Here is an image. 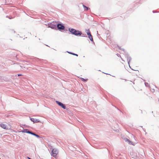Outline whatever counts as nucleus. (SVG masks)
Instances as JSON below:
<instances>
[{
    "instance_id": "6e6552de",
    "label": "nucleus",
    "mask_w": 159,
    "mask_h": 159,
    "mask_svg": "<svg viewBox=\"0 0 159 159\" xmlns=\"http://www.w3.org/2000/svg\"><path fill=\"white\" fill-rule=\"evenodd\" d=\"M23 132L24 133H27L30 134H32V132L29 131L28 129H24L23 131Z\"/></svg>"
},
{
    "instance_id": "9b49d317",
    "label": "nucleus",
    "mask_w": 159,
    "mask_h": 159,
    "mask_svg": "<svg viewBox=\"0 0 159 159\" xmlns=\"http://www.w3.org/2000/svg\"><path fill=\"white\" fill-rule=\"evenodd\" d=\"M32 134L33 135H34L35 136H36V137H37V138H39L40 137L38 135L34 134V133H33L32 132Z\"/></svg>"
},
{
    "instance_id": "39448f33",
    "label": "nucleus",
    "mask_w": 159,
    "mask_h": 159,
    "mask_svg": "<svg viewBox=\"0 0 159 159\" xmlns=\"http://www.w3.org/2000/svg\"><path fill=\"white\" fill-rule=\"evenodd\" d=\"M48 27L52 29H55L56 28V26L53 25L52 23H49L48 24Z\"/></svg>"
},
{
    "instance_id": "7ed1b4c3",
    "label": "nucleus",
    "mask_w": 159,
    "mask_h": 159,
    "mask_svg": "<svg viewBox=\"0 0 159 159\" xmlns=\"http://www.w3.org/2000/svg\"><path fill=\"white\" fill-rule=\"evenodd\" d=\"M58 152L57 150L56 149H53L52 151V156L56 158L57 154Z\"/></svg>"
},
{
    "instance_id": "f3484780",
    "label": "nucleus",
    "mask_w": 159,
    "mask_h": 159,
    "mask_svg": "<svg viewBox=\"0 0 159 159\" xmlns=\"http://www.w3.org/2000/svg\"><path fill=\"white\" fill-rule=\"evenodd\" d=\"M152 91H154V89H153L152 90Z\"/></svg>"
},
{
    "instance_id": "f8f14e48",
    "label": "nucleus",
    "mask_w": 159,
    "mask_h": 159,
    "mask_svg": "<svg viewBox=\"0 0 159 159\" xmlns=\"http://www.w3.org/2000/svg\"><path fill=\"white\" fill-rule=\"evenodd\" d=\"M67 52L71 54H72L73 55H75L76 56H78V55L77 54H75V53L71 52Z\"/></svg>"
},
{
    "instance_id": "20e7f679",
    "label": "nucleus",
    "mask_w": 159,
    "mask_h": 159,
    "mask_svg": "<svg viewBox=\"0 0 159 159\" xmlns=\"http://www.w3.org/2000/svg\"><path fill=\"white\" fill-rule=\"evenodd\" d=\"M56 103L60 106L62 108H63L64 109H65L66 108V107L65 106L64 104H63L62 103L58 102V101H56Z\"/></svg>"
},
{
    "instance_id": "423d86ee",
    "label": "nucleus",
    "mask_w": 159,
    "mask_h": 159,
    "mask_svg": "<svg viewBox=\"0 0 159 159\" xmlns=\"http://www.w3.org/2000/svg\"><path fill=\"white\" fill-rule=\"evenodd\" d=\"M57 27L59 29L64 30L65 28L64 26L61 24H58L57 25Z\"/></svg>"
},
{
    "instance_id": "f257e3e1",
    "label": "nucleus",
    "mask_w": 159,
    "mask_h": 159,
    "mask_svg": "<svg viewBox=\"0 0 159 159\" xmlns=\"http://www.w3.org/2000/svg\"><path fill=\"white\" fill-rule=\"evenodd\" d=\"M69 30L72 34L75 35H81L82 34L81 32L73 29H69Z\"/></svg>"
},
{
    "instance_id": "2eb2a0df",
    "label": "nucleus",
    "mask_w": 159,
    "mask_h": 159,
    "mask_svg": "<svg viewBox=\"0 0 159 159\" xmlns=\"http://www.w3.org/2000/svg\"><path fill=\"white\" fill-rule=\"evenodd\" d=\"M27 158H28V159H31L30 158V157H27Z\"/></svg>"
},
{
    "instance_id": "1a4fd4ad",
    "label": "nucleus",
    "mask_w": 159,
    "mask_h": 159,
    "mask_svg": "<svg viewBox=\"0 0 159 159\" xmlns=\"http://www.w3.org/2000/svg\"><path fill=\"white\" fill-rule=\"evenodd\" d=\"M31 120L34 122H39L40 121L38 119H34L33 118L31 119Z\"/></svg>"
},
{
    "instance_id": "a211bd4d",
    "label": "nucleus",
    "mask_w": 159,
    "mask_h": 159,
    "mask_svg": "<svg viewBox=\"0 0 159 159\" xmlns=\"http://www.w3.org/2000/svg\"><path fill=\"white\" fill-rule=\"evenodd\" d=\"M0 159H1V158H0Z\"/></svg>"
},
{
    "instance_id": "f03ea898",
    "label": "nucleus",
    "mask_w": 159,
    "mask_h": 159,
    "mask_svg": "<svg viewBox=\"0 0 159 159\" xmlns=\"http://www.w3.org/2000/svg\"><path fill=\"white\" fill-rule=\"evenodd\" d=\"M86 32L88 35V37L90 40L92 41H93V36L91 34L90 32L89 29L87 30H86Z\"/></svg>"
},
{
    "instance_id": "4468645a",
    "label": "nucleus",
    "mask_w": 159,
    "mask_h": 159,
    "mask_svg": "<svg viewBox=\"0 0 159 159\" xmlns=\"http://www.w3.org/2000/svg\"><path fill=\"white\" fill-rule=\"evenodd\" d=\"M21 75H20V74H18V76H21Z\"/></svg>"
},
{
    "instance_id": "9d476101",
    "label": "nucleus",
    "mask_w": 159,
    "mask_h": 159,
    "mask_svg": "<svg viewBox=\"0 0 159 159\" xmlns=\"http://www.w3.org/2000/svg\"><path fill=\"white\" fill-rule=\"evenodd\" d=\"M83 6L84 7V10H86V11H87V10H88L89 9V8L86 7V6H85L84 5H83Z\"/></svg>"
},
{
    "instance_id": "dca6fc26",
    "label": "nucleus",
    "mask_w": 159,
    "mask_h": 159,
    "mask_svg": "<svg viewBox=\"0 0 159 159\" xmlns=\"http://www.w3.org/2000/svg\"><path fill=\"white\" fill-rule=\"evenodd\" d=\"M9 18L10 19H12V17H11H11H10V18Z\"/></svg>"
},
{
    "instance_id": "ddd939ff",
    "label": "nucleus",
    "mask_w": 159,
    "mask_h": 159,
    "mask_svg": "<svg viewBox=\"0 0 159 159\" xmlns=\"http://www.w3.org/2000/svg\"><path fill=\"white\" fill-rule=\"evenodd\" d=\"M128 141L129 142V144H132V142L131 141H130L128 139Z\"/></svg>"
},
{
    "instance_id": "0eeeda50",
    "label": "nucleus",
    "mask_w": 159,
    "mask_h": 159,
    "mask_svg": "<svg viewBox=\"0 0 159 159\" xmlns=\"http://www.w3.org/2000/svg\"><path fill=\"white\" fill-rule=\"evenodd\" d=\"M0 126L2 128L6 129H8V127H7V125L3 124H0Z\"/></svg>"
}]
</instances>
